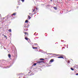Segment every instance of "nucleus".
Returning <instances> with one entry per match:
<instances>
[{"instance_id": "a211bd4d", "label": "nucleus", "mask_w": 78, "mask_h": 78, "mask_svg": "<svg viewBox=\"0 0 78 78\" xmlns=\"http://www.w3.org/2000/svg\"><path fill=\"white\" fill-rule=\"evenodd\" d=\"M71 69L72 70H74V69H73L71 68Z\"/></svg>"}, {"instance_id": "c85d7f7f", "label": "nucleus", "mask_w": 78, "mask_h": 78, "mask_svg": "<svg viewBox=\"0 0 78 78\" xmlns=\"http://www.w3.org/2000/svg\"><path fill=\"white\" fill-rule=\"evenodd\" d=\"M51 2H52V0H50Z\"/></svg>"}, {"instance_id": "9d476101", "label": "nucleus", "mask_w": 78, "mask_h": 78, "mask_svg": "<svg viewBox=\"0 0 78 78\" xmlns=\"http://www.w3.org/2000/svg\"><path fill=\"white\" fill-rule=\"evenodd\" d=\"M15 15H16V13H14L12 15V16H15Z\"/></svg>"}, {"instance_id": "6e6552de", "label": "nucleus", "mask_w": 78, "mask_h": 78, "mask_svg": "<svg viewBox=\"0 0 78 78\" xmlns=\"http://www.w3.org/2000/svg\"><path fill=\"white\" fill-rule=\"evenodd\" d=\"M40 60H41V61H43L44 60V59L42 58H41L40 59Z\"/></svg>"}, {"instance_id": "393cba45", "label": "nucleus", "mask_w": 78, "mask_h": 78, "mask_svg": "<svg viewBox=\"0 0 78 78\" xmlns=\"http://www.w3.org/2000/svg\"><path fill=\"white\" fill-rule=\"evenodd\" d=\"M76 75H78V73H76Z\"/></svg>"}, {"instance_id": "0eeeda50", "label": "nucleus", "mask_w": 78, "mask_h": 78, "mask_svg": "<svg viewBox=\"0 0 78 78\" xmlns=\"http://www.w3.org/2000/svg\"><path fill=\"white\" fill-rule=\"evenodd\" d=\"M53 59H51L50 61V62H53Z\"/></svg>"}, {"instance_id": "dca6fc26", "label": "nucleus", "mask_w": 78, "mask_h": 78, "mask_svg": "<svg viewBox=\"0 0 78 78\" xmlns=\"http://www.w3.org/2000/svg\"><path fill=\"white\" fill-rule=\"evenodd\" d=\"M36 64H37V63H34V64L33 65L34 66H36Z\"/></svg>"}, {"instance_id": "39448f33", "label": "nucleus", "mask_w": 78, "mask_h": 78, "mask_svg": "<svg viewBox=\"0 0 78 78\" xmlns=\"http://www.w3.org/2000/svg\"><path fill=\"white\" fill-rule=\"evenodd\" d=\"M53 8L55 10H56L57 9V8L56 7H54Z\"/></svg>"}, {"instance_id": "4be33fe9", "label": "nucleus", "mask_w": 78, "mask_h": 78, "mask_svg": "<svg viewBox=\"0 0 78 78\" xmlns=\"http://www.w3.org/2000/svg\"><path fill=\"white\" fill-rule=\"evenodd\" d=\"M38 9H38V8H36V10H38Z\"/></svg>"}, {"instance_id": "6ab92c4d", "label": "nucleus", "mask_w": 78, "mask_h": 78, "mask_svg": "<svg viewBox=\"0 0 78 78\" xmlns=\"http://www.w3.org/2000/svg\"><path fill=\"white\" fill-rule=\"evenodd\" d=\"M55 55H56V56H59V55L56 54Z\"/></svg>"}, {"instance_id": "f3484780", "label": "nucleus", "mask_w": 78, "mask_h": 78, "mask_svg": "<svg viewBox=\"0 0 78 78\" xmlns=\"http://www.w3.org/2000/svg\"><path fill=\"white\" fill-rule=\"evenodd\" d=\"M28 18L29 19H31V17H30V16H29L28 17Z\"/></svg>"}, {"instance_id": "9b49d317", "label": "nucleus", "mask_w": 78, "mask_h": 78, "mask_svg": "<svg viewBox=\"0 0 78 78\" xmlns=\"http://www.w3.org/2000/svg\"><path fill=\"white\" fill-rule=\"evenodd\" d=\"M34 75V73H32L31 74H30V76H32V75Z\"/></svg>"}, {"instance_id": "f03ea898", "label": "nucleus", "mask_w": 78, "mask_h": 78, "mask_svg": "<svg viewBox=\"0 0 78 78\" xmlns=\"http://www.w3.org/2000/svg\"><path fill=\"white\" fill-rule=\"evenodd\" d=\"M43 62V61H40L37 62V64H41V63H42V62Z\"/></svg>"}, {"instance_id": "bb28decb", "label": "nucleus", "mask_w": 78, "mask_h": 78, "mask_svg": "<svg viewBox=\"0 0 78 78\" xmlns=\"http://www.w3.org/2000/svg\"><path fill=\"white\" fill-rule=\"evenodd\" d=\"M29 14H31V13H29Z\"/></svg>"}, {"instance_id": "a878e982", "label": "nucleus", "mask_w": 78, "mask_h": 78, "mask_svg": "<svg viewBox=\"0 0 78 78\" xmlns=\"http://www.w3.org/2000/svg\"><path fill=\"white\" fill-rule=\"evenodd\" d=\"M30 16H31V15H30ZM31 16H33V15H32H32H31Z\"/></svg>"}, {"instance_id": "412c9836", "label": "nucleus", "mask_w": 78, "mask_h": 78, "mask_svg": "<svg viewBox=\"0 0 78 78\" xmlns=\"http://www.w3.org/2000/svg\"><path fill=\"white\" fill-rule=\"evenodd\" d=\"M21 1L22 2H24L25 0H21Z\"/></svg>"}, {"instance_id": "b1692460", "label": "nucleus", "mask_w": 78, "mask_h": 78, "mask_svg": "<svg viewBox=\"0 0 78 78\" xmlns=\"http://www.w3.org/2000/svg\"><path fill=\"white\" fill-rule=\"evenodd\" d=\"M34 11H35V9H34V10L33 11V12H34Z\"/></svg>"}, {"instance_id": "f8f14e48", "label": "nucleus", "mask_w": 78, "mask_h": 78, "mask_svg": "<svg viewBox=\"0 0 78 78\" xmlns=\"http://www.w3.org/2000/svg\"><path fill=\"white\" fill-rule=\"evenodd\" d=\"M8 31H9V33L11 32V29H9Z\"/></svg>"}, {"instance_id": "aec40b11", "label": "nucleus", "mask_w": 78, "mask_h": 78, "mask_svg": "<svg viewBox=\"0 0 78 78\" xmlns=\"http://www.w3.org/2000/svg\"><path fill=\"white\" fill-rule=\"evenodd\" d=\"M34 44L35 45H37V43Z\"/></svg>"}, {"instance_id": "cd10ccee", "label": "nucleus", "mask_w": 78, "mask_h": 78, "mask_svg": "<svg viewBox=\"0 0 78 78\" xmlns=\"http://www.w3.org/2000/svg\"><path fill=\"white\" fill-rule=\"evenodd\" d=\"M2 36H5V35H4V34H2Z\"/></svg>"}, {"instance_id": "423d86ee", "label": "nucleus", "mask_w": 78, "mask_h": 78, "mask_svg": "<svg viewBox=\"0 0 78 78\" xmlns=\"http://www.w3.org/2000/svg\"><path fill=\"white\" fill-rule=\"evenodd\" d=\"M33 49H37V48L35 47H33Z\"/></svg>"}, {"instance_id": "5701e85b", "label": "nucleus", "mask_w": 78, "mask_h": 78, "mask_svg": "<svg viewBox=\"0 0 78 78\" xmlns=\"http://www.w3.org/2000/svg\"><path fill=\"white\" fill-rule=\"evenodd\" d=\"M59 56H62V55H58Z\"/></svg>"}, {"instance_id": "2eb2a0df", "label": "nucleus", "mask_w": 78, "mask_h": 78, "mask_svg": "<svg viewBox=\"0 0 78 78\" xmlns=\"http://www.w3.org/2000/svg\"><path fill=\"white\" fill-rule=\"evenodd\" d=\"M4 37H5V38H6V39H7V37L6 35H4Z\"/></svg>"}, {"instance_id": "1a4fd4ad", "label": "nucleus", "mask_w": 78, "mask_h": 78, "mask_svg": "<svg viewBox=\"0 0 78 78\" xmlns=\"http://www.w3.org/2000/svg\"><path fill=\"white\" fill-rule=\"evenodd\" d=\"M36 11H37V10H36V12H34V14L33 13V14H36V13H37V12H36Z\"/></svg>"}, {"instance_id": "20e7f679", "label": "nucleus", "mask_w": 78, "mask_h": 78, "mask_svg": "<svg viewBox=\"0 0 78 78\" xmlns=\"http://www.w3.org/2000/svg\"><path fill=\"white\" fill-rule=\"evenodd\" d=\"M58 58H64V57L63 56H59V57H58Z\"/></svg>"}, {"instance_id": "ddd939ff", "label": "nucleus", "mask_w": 78, "mask_h": 78, "mask_svg": "<svg viewBox=\"0 0 78 78\" xmlns=\"http://www.w3.org/2000/svg\"><path fill=\"white\" fill-rule=\"evenodd\" d=\"M25 22V23H28V21L27 20H26Z\"/></svg>"}, {"instance_id": "7c9ffc66", "label": "nucleus", "mask_w": 78, "mask_h": 78, "mask_svg": "<svg viewBox=\"0 0 78 78\" xmlns=\"http://www.w3.org/2000/svg\"><path fill=\"white\" fill-rule=\"evenodd\" d=\"M5 50H6V48L5 49Z\"/></svg>"}, {"instance_id": "f257e3e1", "label": "nucleus", "mask_w": 78, "mask_h": 78, "mask_svg": "<svg viewBox=\"0 0 78 78\" xmlns=\"http://www.w3.org/2000/svg\"><path fill=\"white\" fill-rule=\"evenodd\" d=\"M24 34H25V37H28V33L27 32H24Z\"/></svg>"}, {"instance_id": "4468645a", "label": "nucleus", "mask_w": 78, "mask_h": 78, "mask_svg": "<svg viewBox=\"0 0 78 78\" xmlns=\"http://www.w3.org/2000/svg\"><path fill=\"white\" fill-rule=\"evenodd\" d=\"M8 56L10 58H11V55L10 54H9Z\"/></svg>"}, {"instance_id": "c756f323", "label": "nucleus", "mask_w": 78, "mask_h": 78, "mask_svg": "<svg viewBox=\"0 0 78 78\" xmlns=\"http://www.w3.org/2000/svg\"><path fill=\"white\" fill-rule=\"evenodd\" d=\"M30 72H29V73H30Z\"/></svg>"}, {"instance_id": "7ed1b4c3", "label": "nucleus", "mask_w": 78, "mask_h": 78, "mask_svg": "<svg viewBox=\"0 0 78 78\" xmlns=\"http://www.w3.org/2000/svg\"><path fill=\"white\" fill-rule=\"evenodd\" d=\"M25 39L26 40H27V41H28V40H30V38H28L27 37H25Z\"/></svg>"}]
</instances>
